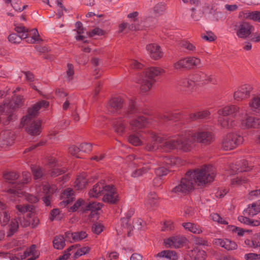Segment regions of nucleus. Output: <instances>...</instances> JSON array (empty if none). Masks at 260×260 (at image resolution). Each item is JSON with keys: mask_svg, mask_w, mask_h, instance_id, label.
<instances>
[{"mask_svg": "<svg viewBox=\"0 0 260 260\" xmlns=\"http://www.w3.org/2000/svg\"><path fill=\"white\" fill-rule=\"evenodd\" d=\"M215 175L214 169L211 165H206L200 169L188 171L180 184L172 190L174 193H187L194 188V185L204 186L206 183L212 182Z\"/></svg>", "mask_w": 260, "mask_h": 260, "instance_id": "f257e3e1", "label": "nucleus"}, {"mask_svg": "<svg viewBox=\"0 0 260 260\" xmlns=\"http://www.w3.org/2000/svg\"><path fill=\"white\" fill-rule=\"evenodd\" d=\"M49 106V102L44 100H42L36 104L31 108H29L27 111V114L22 118L20 125L23 127L25 125H28L26 128V131L30 135H39L41 132V123L40 122H31L32 119L34 118L38 113L39 110L41 108H46Z\"/></svg>", "mask_w": 260, "mask_h": 260, "instance_id": "f03ea898", "label": "nucleus"}, {"mask_svg": "<svg viewBox=\"0 0 260 260\" xmlns=\"http://www.w3.org/2000/svg\"><path fill=\"white\" fill-rule=\"evenodd\" d=\"M164 73V70L158 67H150L147 69L139 82L140 85V92L142 93H145L150 91L153 85L156 82L157 78Z\"/></svg>", "mask_w": 260, "mask_h": 260, "instance_id": "7ed1b4c3", "label": "nucleus"}, {"mask_svg": "<svg viewBox=\"0 0 260 260\" xmlns=\"http://www.w3.org/2000/svg\"><path fill=\"white\" fill-rule=\"evenodd\" d=\"M243 142V138L234 133H230L223 137L221 147L224 150H231L237 147Z\"/></svg>", "mask_w": 260, "mask_h": 260, "instance_id": "20e7f679", "label": "nucleus"}, {"mask_svg": "<svg viewBox=\"0 0 260 260\" xmlns=\"http://www.w3.org/2000/svg\"><path fill=\"white\" fill-rule=\"evenodd\" d=\"M201 63L199 58L195 57H187L179 59L174 63V68L178 71L194 69Z\"/></svg>", "mask_w": 260, "mask_h": 260, "instance_id": "39448f33", "label": "nucleus"}, {"mask_svg": "<svg viewBox=\"0 0 260 260\" xmlns=\"http://www.w3.org/2000/svg\"><path fill=\"white\" fill-rule=\"evenodd\" d=\"M178 145L177 149L183 152L191 151L194 146V141L192 140L191 134L190 132L182 133L179 135L177 138Z\"/></svg>", "mask_w": 260, "mask_h": 260, "instance_id": "423d86ee", "label": "nucleus"}, {"mask_svg": "<svg viewBox=\"0 0 260 260\" xmlns=\"http://www.w3.org/2000/svg\"><path fill=\"white\" fill-rule=\"evenodd\" d=\"M191 134L194 142L205 146L210 145L214 140L213 133L207 131H198L193 133H191Z\"/></svg>", "mask_w": 260, "mask_h": 260, "instance_id": "0eeeda50", "label": "nucleus"}, {"mask_svg": "<svg viewBox=\"0 0 260 260\" xmlns=\"http://www.w3.org/2000/svg\"><path fill=\"white\" fill-rule=\"evenodd\" d=\"M219 116L240 118H242L243 112L240 107L235 105H230L219 109L217 111Z\"/></svg>", "mask_w": 260, "mask_h": 260, "instance_id": "6e6552de", "label": "nucleus"}, {"mask_svg": "<svg viewBox=\"0 0 260 260\" xmlns=\"http://www.w3.org/2000/svg\"><path fill=\"white\" fill-rule=\"evenodd\" d=\"M103 194V201L105 203L116 204L119 201L116 188L113 185H105Z\"/></svg>", "mask_w": 260, "mask_h": 260, "instance_id": "1a4fd4ad", "label": "nucleus"}, {"mask_svg": "<svg viewBox=\"0 0 260 260\" xmlns=\"http://www.w3.org/2000/svg\"><path fill=\"white\" fill-rule=\"evenodd\" d=\"M188 240L183 235H176L172 236L165 240L164 243L166 246L180 248L184 246Z\"/></svg>", "mask_w": 260, "mask_h": 260, "instance_id": "9d476101", "label": "nucleus"}, {"mask_svg": "<svg viewBox=\"0 0 260 260\" xmlns=\"http://www.w3.org/2000/svg\"><path fill=\"white\" fill-rule=\"evenodd\" d=\"M14 110L8 100H4L0 105V115L6 116L7 122L16 119V115L14 114Z\"/></svg>", "mask_w": 260, "mask_h": 260, "instance_id": "9b49d317", "label": "nucleus"}, {"mask_svg": "<svg viewBox=\"0 0 260 260\" xmlns=\"http://www.w3.org/2000/svg\"><path fill=\"white\" fill-rule=\"evenodd\" d=\"M129 157L130 158H131V157L134 158V164L135 165H137L138 167H140L141 165H144L142 168L138 169L134 171L132 174V177H138L141 176L147 173L151 169V167L149 164H146L143 162L142 158L138 157L136 158L134 155H131Z\"/></svg>", "mask_w": 260, "mask_h": 260, "instance_id": "f8f14e48", "label": "nucleus"}, {"mask_svg": "<svg viewBox=\"0 0 260 260\" xmlns=\"http://www.w3.org/2000/svg\"><path fill=\"white\" fill-rule=\"evenodd\" d=\"M253 90V87L250 84H244L241 86L234 94L235 100L242 101L249 98Z\"/></svg>", "mask_w": 260, "mask_h": 260, "instance_id": "ddd939ff", "label": "nucleus"}, {"mask_svg": "<svg viewBox=\"0 0 260 260\" xmlns=\"http://www.w3.org/2000/svg\"><path fill=\"white\" fill-rule=\"evenodd\" d=\"M196 86L195 81L193 79L183 78L180 79L178 83V89L185 94L191 93Z\"/></svg>", "mask_w": 260, "mask_h": 260, "instance_id": "4468645a", "label": "nucleus"}, {"mask_svg": "<svg viewBox=\"0 0 260 260\" xmlns=\"http://www.w3.org/2000/svg\"><path fill=\"white\" fill-rule=\"evenodd\" d=\"M39 255L40 252L36 249V245H32L24 251L22 255L20 256H12L11 257V260H22L29 256L30 257L28 258L27 260H35L39 257Z\"/></svg>", "mask_w": 260, "mask_h": 260, "instance_id": "2eb2a0df", "label": "nucleus"}, {"mask_svg": "<svg viewBox=\"0 0 260 260\" xmlns=\"http://www.w3.org/2000/svg\"><path fill=\"white\" fill-rule=\"evenodd\" d=\"M19 174L14 171L7 172L4 174V178L6 181L9 183L12 184L13 186L12 188L8 190V192L14 194H19V192L16 188L15 186L18 182L16 180L19 178Z\"/></svg>", "mask_w": 260, "mask_h": 260, "instance_id": "dca6fc26", "label": "nucleus"}, {"mask_svg": "<svg viewBox=\"0 0 260 260\" xmlns=\"http://www.w3.org/2000/svg\"><path fill=\"white\" fill-rule=\"evenodd\" d=\"M148 135L151 141L147 144L145 149L148 151H151L157 149L158 144H161L163 142V138L152 131H149Z\"/></svg>", "mask_w": 260, "mask_h": 260, "instance_id": "f3484780", "label": "nucleus"}, {"mask_svg": "<svg viewBox=\"0 0 260 260\" xmlns=\"http://www.w3.org/2000/svg\"><path fill=\"white\" fill-rule=\"evenodd\" d=\"M15 135L9 130L4 131L0 133V146L6 148L14 143Z\"/></svg>", "mask_w": 260, "mask_h": 260, "instance_id": "a211bd4d", "label": "nucleus"}, {"mask_svg": "<svg viewBox=\"0 0 260 260\" xmlns=\"http://www.w3.org/2000/svg\"><path fill=\"white\" fill-rule=\"evenodd\" d=\"M254 27L249 22H241L237 27V35L240 38L245 39L253 31Z\"/></svg>", "mask_w": 260, "mask_h": 260, "instance_id": "6ab92c4d", "label": "nucleus"}, {"mask_svg": "<svg viewBox=\"0 0 260 260\" xmlns=\"http://www.w3.org/2000/svg\"><path fill=\"white\" fill-rule=\"evenodd\" d=\"M240 118L219 116L218 117V123L223 128L231 129L236 125V120Z\"/></svg>", "mask_w": 260, "mask_h": 260, "instance_id": "aec40b11", "label": "nucleus"}, {"mask_svg": "<svg viewBox=\"0 0 260 260\" xmlns=\"http://www.w3.org/2000/svg\"><path fill=\"white\" fill-rule=\"evenodd\" d=\"M148 123V119L145 117L141 116L132 120L129 122V125L132 131H136L145 127Z\"/></svg>", "mask_w": 260, "mask_h": 260, "instance_id": "412c9836", "label": "nucleus"}, {"mask_svg": "<svg viewBox=\"0 0 260 260\" xmlns=\"http://www.w3.org/2000/svg\"><path fill=\"white\" fill-rule=\"evenodd\" d=\"M139 12L137 11L133 12L128 14L127 16L131 23L128 25V29L132 31H135L139 29L140 21L139 19Z\"/></svg>", "mask_w": 260, "mask_h": 260, "instance_id": "4be33fe9", "label": "nucleus"}, {"mask_svg": "<svg viewBox=\"0 0 260 260\" xmlns=\"http://www.w3.org/2000/svg\"><path fill=\"white\" fill-rule=\"evenodd\" d=\"M124 104L123 99L120 97L112 98L109 101L108 111L111 113H115L121 109Z\"/></svg>", "mask_w": 260, "mask_h": 260, "instance_id": "5701e85b", "label": "nucleus"}, {"mask_svg": "<svg viewBox=\"0 0 260 260\" xmlns=\"http://www.w3.org/2000/svg\"><path fill=\"white\" fill-rule=\"evenodd\" d=\"M193 79L195 83L199 82L203 85L213 82L214 81V79L211 76L202 72L196 73L193 75Z\"/></svg>", "mask_w": 260, "mask_h": 260, "instance_id": "b1692460", "label": "nucleus"}, {"mask_svg": "<svg viewBox=\"0 0 260 260\" xmlns=\"http://www.w3.org/2000/svg\"><path fill=\"white\" fill-rule=\"evenodd\" d=\"M146 49L149 52L150 57L155 60L159 59L162 56L160 46L156 44L147 45Z\"/></svg>", "mask_w": 260, "mask_h": 260, "instance_id": "393cba45", "label": "nucleus"}, {"mask_svg": "<svg viewBox=\"0 0 260 260\" xmlns=\"http://www.w3.org/2000/svg\"><path fill=\"white\" fill-rule=\"evenodd\" d=\"M260 212V200L249 205L243 211V214L248 216H253Z\"/></svg>", "mask_w": 260, "mask_h": 260, "instance_id": "a878e982", "label": "nucleus"}, {"mask_svg": "<svg viewBox=\"0 0 260 260\" xmlns=\"http://www.w3.org/2000/svg\"><path fill=\"white\" fill-rule=\"evenodd\" d=\"M139 112V110L136 106V101L134 100H130L124 111V116L127 117H134L137 115Z\"/></svg>", "mask_w": 260, "mask_h": 260, "instance_id": "bb28decb", "label": "nucleus"}, {"mask_svg": "<svg viewBox=\"0 0 260 260\" xmlns=\"http://www.w3.org/2000/svg\"><path fill=\"white\" fill-rule=\"evenodd\" d=\"M6 208V205L0 202V223L2 226L7 225L10 219V216Z\"/></svg>", "mask_w": 260, "mask_h": 260, "instance_id": "cd10ccee", "label": "nucleus"}, {"mask_svg": "<svg viewBox=\"0 0 260 260\" xmlns=\"http://www.w3.org/2000/svg\"><path fill=\"white\" fill-rule=\"evenodd\" d=\"M177 145L178 143L176 139H165L163 138V142L159 146L166 151H168L171 150L177 149Z\"/></svg>", "mask_w": 260, "mask_h": 260, "instance_id": "c85d7f7f", "label": "nucleus"}, {"mask_svg": "<svg viewBox=\"0 0 260 260\" xmlns=\"http://www.w3.org/2000/svg\"><path fill=\"white\" fill-rule=\"evenodd\" d=\"M105 186L104 183L102 182H99L95 184L92 189L89 191V196L90 197L98 198L99 196L102 194H104Z\"/></svg>", "mask_w": 260, "mask_h": 260, "instance_id": "c756f323", "label": "nucleus"}, {"mask_svg": "<svg viewBox=\"0 0 260 260\" xmlns=\"http://www.w3.org/2000/svg\"><path fill=\"white\" fill-rule=\"evenodd\" d=\"M26 35L27 36V37L23 39H26L27 43L33 44L40 40V35L36 28L29 30Z\"/></svg>", "mask_w": 260, "mask_h": 260, "instance_id": "7c9ffc66", "label": "nucleus"}, {"mask_svg": "<svg viewBox=\"0 0 260 260\" xmlns=\"http://www.w3.org/2000/svg\"><path fill=\"white\" fill-rule=\"evenodd\" d=\"M182 225L186 230L194 234H200L203 232V230L200 226L193 223L184 222L182 223Z\"/></svg>", "mask_w": 260, "mask_h": 260, "instance_id": "2f4dec72", "label": "nucleus"}, {"mask_svg": "<svg viewBox=\"0 0 260 260\" xmlns=\"http://www.w3.org/2000/svg\"><path fill=\"white\" fill-rule=\"evenodd\" d=\"M210 115V112L208 110L200 111L190 114L189 118L191 120L194 121L207 118Z\"/></svg>", "mask_w": 260, "mask_h": 260, "instance_id": "473e14b6", "label": "nucleus"}, {"mask_svg": "<svg viewBox=\"0 0 260 260\" xmlns=\"http://www.w3.org/2000/svg\"><path fill=\"white\" fill-rule=\"evenodd\" d=\"M155 256L160 258L165 257L170 260H177L178 258L176 253L171 250H163L155 255Z\"/></svg>", "mask_w": 260, "mask_h": 260, "instance_id": "72a5a7b5", "label": "nucleus"}, {"mask_svg": "<svg viewBox=\"0 0 260 260\" xmlns=\"http://www.w3.org/2000/svg\"><path fill=\"white\" fill-rule=\"evenodd\" d=\"M19 228V222L17 218L12 219L10 224L9 225V230L7 232V237H12L18 231Z\"/></svg>", "mask_w": 260, "mask_h": 260, "instance_id": "f704fd0d", "label": "nucleus"}, {"mask_svg": "<svg viewBox=\"0 0 260 260\" xmlns=\"http://www.w3.org/2000/svg\"><path fill=\"white\" fill-rule=\"evenodd\" d=\"M102 207V205L99 203L93 202H90L84 208V211H90L91 214L93 215L96 214L98 211L100 210Z\"/></svg>", "mask_w": 260, "mask_h": 260, "instance_id": "c9c22d12", "label": "nucleus"}, {"mask_svg": "<svg viewBox=\"0 0 260 260\" xmlns=\"http://www.w3.org/2000/svg\"><path fill=\"white\" fill-rule=\"evenodd\" d=\"M11 106L15 110L22 107L24 103V99L21 95H16L14 96L11 101H9Z\"/></svg>", "mask_w": 260, "mask_h": 260, "instance_id": "e433bc0d", "label": "nucleus"}, {"mask_svg": "<svg viewBox=\"0 0 260 260\" xmlns=\"http://www.w3.org/2000/svg\"><path fill=\"white\" fill-rule=\"evenodd\" d=\"M53 246L57 249H62L65 246L64 237L61 235H58L55 237L53 241Z\"/></svg>", "mask_w": 260, "mask_h": 260, "instance_id": "4c0bfd02", "label": "nucleus"}, {"mask_svg": "<svg viewBox=\"0 0 260 260\" xmlns=\"http://www.w3.org/2000/svg\"><path fill=\"white\" fill-rule=\"evenodd\" d=\"M242 126L246 128H254L256 122V118L252 116H248L245 119L241 118Z\"/></svg>", "mask_w": 260, "mask_h": 260, "instance_id": "58836bf2", "label": "nucleus"}, {"mask_svg": "<svg viewBox=\"0 0 260 260\" xmlns=\"http://www.w3.org/2000/svg\"><path fill=\"white\" fill-rule=\"evenodd\" d=\"M23 179L21 182L17 183L15 187L19 191L24 184H27L31 180L30 174L28 172H24L22 173Z\"/></svg>", "mask_w": 260, "mask_h": 260, "instance_id": "ea45409f", "label": "nucleus"}, {"mask_svg": "<svg viewBox=\"0 0 260 260\" xmlns=\"http://www.w3.org/2000/svg\"><path fill=\"white\" fill-rule=\"evenodd\" d=\"M31 170L35 180L41 179L45 175L44 170L40 166H32L31 167Z\"/></svg>", "mask_w": 260, "mask_h": 260, "instance_id": "a19ab883", "label": "nucleus"}, {"mask_svg": "<svg viewBox=\"0 0 260 260\" xmlns=\"http://www.w3.org/2000/svg\"><path fill=\"white\" fill-rule=\"evenodd\" d=\"M115 131L119 135H122L125 131V124L121 119L116 120L114 123Z\"/></svg>", "mask_w": 260, "mask_h": 260, "instance_id": "79ce46f5", "label": "nucleus"}, {"mask_svg": "<svg viewBox=\"0 0 260 260\" xmlns=\"http://www.w3.org/2000/svg\"><path fill=\"white\" fill-rule=\"evenodd\" d=\"M87 184V179L83 176H79L75 182V187L78 190L82 189Z\"/></svg>", "mask_w": 260, "mask_h": 260, "instance_id": "37998d69", "label": "nucleus"}, {"mask_svg": "<svg viewBox=\"0 0 260 260\" xmlns=\"http://www.w3.org/2000/svg\"><path fill=\"white\" fill-rule=\"evenodd\" d=\"M157 195L154 192L148 194L146 204L151 207H155L157 203Z\"/></svg>", "mask_w": 260, "mask_h": 260, "instance_id": "c03bdc74", "label": "nucleus"}, {"mask_svg": "<svg viewBox=\"0 0 260 260\" xmlns=\"http://www.w3.org/2000/svg\"><path fill=\"white\" fill-rule=\"evenodd\" d=\"M251 109L256 112H260V96L254 97L249 103Z\"/></svg>", "mask_w": 260, "mask_h": 260, "instance_id": "a18cd8bd", "label": "nucleus"}, {"mask_svg": "<svg viewBox=\"0 0 260 260\" xmlns=\"http://www.w3.org/2000/svg\"><path fill=\"white\" fill-rule=\"evenodd\" d=\"M27 35L25 34H22L21 35H19L17 34L13 33L10 34L8 36L9 41L14 44L19 43L21 42V40L24 38L27 37Z\"/></svg>", "mask_w": 260, "mask_h": 260, "instance_id": "49530a36", "label": "nucleus"}, {"mask_svg": "<svg viewBox=\"0 0 260 260\" xmlns=\"http://www.w3.org/2000/svg\"><path fill=\"white\" fill-rule=\"evenodd\" d=\"M31 215L32 213H28L26 217H24V216L19 217L17 219L18 221H19L20 225L23 227H27L30 225Z\"/></svg>", "mask_w": 260, "mask_h": 260, "instance_id": "de8ad7c7", "label": "nucleus"}, {"mask_svg": "<svg viewBox=\"0 0 260 260\" xmlns=\"http://www.w3.org/2000/svg\"><path fill=\"white\" fill-rule=\"evenodd\" d=\"M87 237V233L84 231L73 232L72 234V238L73 242L82 240Z\"/></svg>", "mask_w": 260, "mask_h": 260, "instance_id": "09e8293b", "label": "nucleus"}, {"mask_svg": "<svg viewBox=\"0 0 260 260\" xmlns=\"http://www.w3.org/2000/svg\"><path fill=\"white\" fill-rule=\"evenodd\" d=\"M225 245L224 248L228 251L236 250L238 248L237 243L230 239H225Z\"/></svg>", "mask_w": 260, "mask_h": 260, "instance_id": "8fccbe9b", "label": "nucleus"}, {"mask_svg": "<svg viewBox=\"0 0 260 260\" xmlns=\"http://www.w3.org/2000/svg\"><path fill=\"white\" fill-rule=\"evenodd\" d=\"M166 9V7L165 4L160 3L156 4L153 8V11L155 16H158L163 14Z\"/></svg>", "mask_w": 260, "mask_h": 260, "instance_id": "3c124183", "label": "nucleus"}, {"mask_svg": "<svg viewBox=\"0 0 260 260\" xmlns=\"http://www.w3.org/2000/svg\"><path fill=\"white\" fill-rule=\"evenodd\" d=\"M193 255L194 256V260H204L206 257L207 254L204 250L197 249L194 250Z\"/></svg>", "mask_w": 260, "mask_h": 260, "instance_id": "603ef678", "label": "nucleus"}, {"mask_svg": "<svg viewBox=\"0 0 260 260\" xmlns=\"http://www.w3.org/2000/svg\"><path fill=\"white\" fill-rule=\"evenodd\" d=\"M56 186L54 185L50 186L49 185H45L43 187V192L45 196L51 197L56 190Z\"/></svg>", "mask_w": 260, "mask_h": 260, "instance_id": "864d4df0", "label": "nucleus"}, {"mask_svg": "<svg viewBox=\"0 0 260 260\" xmlns=\"http://www.w3.org/2000/svg\"><path fill=\"white\" fill-rule=\"evenodd\" d=\"M128 141L129 143L135 146H140L142 143L139 137L135 134H132L129 136Z\"/></svg>", "mask_w": 260, "mask_h": 260, "instance_id": "5fc2aeb1", "label": "nucleus"}, {"mask_svg": "<svg viewBox=\"0 0 260 260\" xmlns=\"http://www.w3.org/2000/svg\"><path fill=\"white\" fill-rule=\"evenodd\" d=\"M245 243L250 247L257 248L260 246V244L259 242H258L257 235L255 236L251 240L246 239L245 241Z\"/></svg>", "mask_w": 260, "mask_h": 260, "instance_id": "6e6d98bb", "label": "nucleus"}, {"mask_svg": "<svg viewBox=\"0 0 260 260\" xmlns=\"http://www.w3.org/2000/svg\"><path fill=\"white\" fill-rule=\"evenodd\" d=\"M16 209L21 213H25L27 211L32 212L34 210V206L31 205H26L22 206L21 205H17L16 206Z\"/></svg>", "mask_w": 260, "mask_h": 260, "instance_id": "4d7b16f0", "label": "nucleus"}, {"mask_svg": "<svg viewBox=\"0 0 260 260\" xmlns=\"http://www.w3.org/2000/svg\"><path fill=\"white\" fill-rule=\"evenodd\" d=\"M67 170L64 168H59L58 167H55L51 170L50 175L52 177H55L64 173Z\"/></svg>", "mask_w": 260, "mask_h": 260, "instance_id": "13d9d810", "label": "nucleus"}, {"mask_svg": "<svg viewBox=\"0 0 260 260\" xmlns=\"http://www.w3.org/2000/svg\"><path fill=\"white\" fill-rule=\"evenodd\" d=\"M192 239L194 243L198 245L208 246V241L205 239L198 236H193Z\"/></svg>", "mask_w": 260, "mask_h": 260, "instance_id": "bf43d9fd", "label": "nucleus"}, {"mask_svg": "<svg viewBox=\"0 0 260 260\" xmlns=\"http://www.w3.org/2000/svg\"><path fill=\"white\" fill-rule=\"evenodd\" d=\"M133 213L134 211L133 210L128 211L126 214V217L121 219L122 226L126 227L128 229H130L131 224H129L128 222L131 217V215H133Z\"/></svg>", "mask_w": 260, "mask_h": 260, "instance_id": "052dcab7", "label": "nucleus"}, {"mask_svg": "<svg viewBox=\"0 0 260 260\" xmlns=\"http://www.w3.org/2000/svg\"><path fill=\"white\" fill-rule=\"evenodd\" d=\"M181 47L186 49L189 52H195L196 51V46L188 41H184L182 43Z\"/></svg>", "mask_w": 260, "mask_h": 260, "instance_id": "680f3d73", "label": "nucleus"}, {"mask_svg": "<svg viewBox=\"0 0 260 260\" xmlns=\"http://www.w3.org/2000/svg\"><path fill=\"white\" fill-rule=\"evenodd\" d=\"M175 229L174 223L172 221H166L164 222V225L161 229L162 231H172Z\"/></svg>", "mask_w": 260, "mask_h": 260, "instance_id": "e2e57ef3", "label": "nucleus"}, {"mask_svg": "<svg viewBox=\"0 0 260 260\" xmlns=\"http://www.w3.org/2000/svg\"><path fill=\"white\" fill-rule=\"evenodd\" d=\"M168 172L169 170L165 167H159L155 170L156 176L159 178L167 175Z\"/></svg>", "mask_w": 260, "mask_h": 260, "instance_id": "0e129e2a", "label": "nucleus"}, {"mask_svg": "<svg viewBox=\"0 0 260 260\" xmlns=\"http://www.w3.org/2000/svg\"><path fill=\"white\" fill-rule=\"evenodd\" d=\"M87 34L89 37H92L96 35L102 36L104 35V31L99 27H95L91 31L87 32Z\"/></svg>", "mask_w": 260, "mask_h": 260, "instance_id": "69168bd1", "label": "nucleus"}, {"mask_svg": "<svg viewBox=\"0 0 260 260\" xmlns=\"http://www.w3.org/2000/svg\"><path fill=\"white\" fill-rule=\"evenodd\" d=\"M191 18L196 21H199L203 16V12L200 11H196L194 8H192Z\"/></svg>", "mask_w": 260, "mask_h": 260, "instance_id": "338daca9", "label": "nucleus"}, {"mask_svg": "<svg viewBox=\"0 0 260 260\" xmlns=\"http://www.w3.org/2000/svg\"><path fill=\"white\" fill-rule=\"evenodd\" d=\"M90 249V248L89 247H84L78 249L74 255V258H76L78 256L88 253Z\"/></svg>", "mask_w": 260, "mask_h": 260, "instance_id": "774afa93", "label": "nucleus"}]
</instances>
